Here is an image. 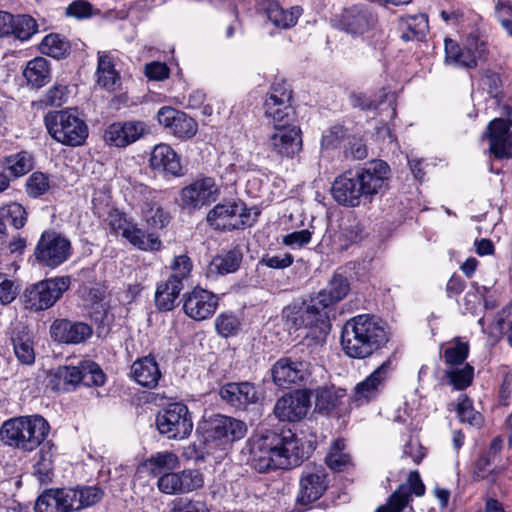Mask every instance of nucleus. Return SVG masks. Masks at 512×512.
I'll return each instance as SVG.
<instances>
[{"instance_id": "338daca9", "label": "nucleus", "mask_w": 512, "mask_h": 512, "mask_svg": "<svg viewBox=\"0 0 512 512\" xmlns=\"http://www.w3.org/2000/svg\"><path fill=\"white\" fill-rule=\"evenodd\" d=\"M311 238L312 232H310L308 229H303L284 235L282 238V243L285 246L301 248L307 245L311 241Z\"/></svg>"}, {"instance_id": "7ed1b4c3", "label": "nucleus", "mask_w": 512, "mask_h": 512, "mask_svg": "<svg viewBox=\"0 0 512 512\" xmlns=\"http://www.w3.org/2000/svg\"><path fill=\"white\" fill-rule=\"evenodd\" d=\"M387 342L386 324L373 315H357L349 319L342 329L341 345L350 358L365 359Z\"/></svg>"}, {"instance_id": "13d9d810", "label": "nucleus", "mask_w": 512, "mask_h": 512, "mask_svg": "<svg viewBox=\"0 0 512 512\" xmlns=\"http://www.w3.org/2000/svg\"><path fill=\"white\" fill-rule=\"evenodd\" d=\"M192 268V261L187 255L175 256L170 266L172 272L169 277L183 283L190 276Z\"/></svg>"}, {"instance_id": "f3484780", "label": "nucleus", "mask_w": 512, "mask_h": 512, "mask_svg": "<svg viewBox=\"0 0 512 512\" xmlns=\"http://www.w3.org/2000/svg\"><path fill=\"white\" fill-rule=\"evenodd\" d=\"M249 213L243 203L218 204L207 215L209 224L217 230H234L244 227Z\"/></svg>"}, {"instance_id": "052dcab7", "label": "nucleus", "mask_w": 512, "mask_h": 512, "mask_svg": "<svg viewBox=\"0 0 512 512\" xmlns=\"http://www.w3.org/2000/svg\"><path fill=\"white\" fill-rule=\"evenodd\" d=\"M18 292L15 282L7 274L0 272V304H10L15 300Z\"/></svg>"}, {"instance_id": "393cba45", "label": "nucleus", "mask_w": 512, "mask_h": 512, "mask_svg": "<svg viewBox=\"0 0 512 512\" xmlns=\"http://www.w3.org/2000/svg\"><path fill=\"white\" fill-rule=\"evenodd\" d=\"M92 328L84 322L57 319L50 326L51 337L64 344H80L92 336Z\"/></svg>"}, {"instance_id": "de8ad7c7", "label": "nucleus", "mask_w": 512, "mask_h": 512, "mask_svg": "<svg viewBox=\"0 0 512 512\" xmlns=\"http://www.w3.org/2000/svg\"><path fill=\"white\" fill-rule=\"evenodd\" d=\"M473 376L474 368L468 363L445 370V377L456 390H463L470 386Z\"/></svg>"}, {"instance_id": "72a5a7b5", "label": "nucleus", "mask_w": 512, "mask_h": 512, "mask_svg": "<svg viewBox=\"0 0 512 512\" xmlns=\"http://www.w3.org/2000/svg\"><path fill=\"white\" fill-rule=\"evenodd\" d=\"M11 340L18 361L24 365H32L36 355L30 332L25 327L15 328Z\"/></svg>"}, {"instance_id": "5701e85b", "label": "nucleus", "mask_w": 512, "mask_h": 512, "mask_svg": "<svg viewBox=\"0 0 512 512\" xmlns=\"http://www.w3.org/2000/svg\"><path fill=\"white\" fill-rule=\"evenodd\" d=\"M411 493L422 496L425 493V486L417 471L409 473L407 482L401 484L394 491L385 505L376 509L375 512H402L411 500Z\"/></svg>"}, {"instance_id": "1a4fd4ad", "label": "nucleus", "mask_w": 512, "mask_h": 512, "mask_svg": "<svg viewBox=\"0 0 512 512\" xmlns=\"http://www.w3.org/2000/svg\"><path fill=\"white\" fill-rule=\"evenodd\" d=\"M158 431L169 439H184L193 429V421L185 404L174 402L167 404L157 415Z\"/></svg>"}, {"instance_id": "cd10ccee", "label": "nucleus", "mask_w": 512, "mask_h": 512, "mask_svg": "<svg viewBox=\"0 0 512 512\" xmlns=\"http://www.w3.org/2000/svg\"><path fill=\"white\" fill-rule=\"evenodd\" d=\"M327 488L324 468L315 467L306 471L300 479L298 502L307 505L318 500Z\"/></svg>"}, {"instance_id": "4d7b16f0", "label": "nucleus", "mask_w": 512, "mask_h": 512, "mask_svg": "<svg viewBox=\"0 0 512 512\" xmlns=\"http://www.w3.org/2000/svg\"><path fill=\"white\" fill-rule=\"evenodd\" d=\"M50 189L49 177L42 172L32 173L26 182V192L29 196L37 198Z\"/></svg>"}, {"instance_id": "4c0bfd02", "label": "nucleus", "mask_w": 512, "mask_h": 512, "mask_svg": "<svg viewBox=\"0 0 512 512\" xmlns=\"http://www.w3.org/2000/svg\"><path fill=\"white\" fill-rule=\"evenodd\" d=\"M65 488L48 490L36 500L35 512H70Z\"/></svg>"}, {"instance_id": "f704fd0d", "label": "nucleus", "mask_w": 512, "mask_h": 512, "mask_svg": "<svg viewBox=\"0 0 512 512\" xmlns=\"http://www.w3.org/2000/svg\"><path fill=\"white\" fill-rule=\"evenodd\" d=\"M68 504L71 511H78L96 504L103 496V492L96 486L78 488H65Z\"/></svg>"}, {"instance_id": "ea45409f", "label": "nucleus", "mask_w": 512, "mask_h": 512, "mask_svg": "<svg viewBox=\"0 0 512 512\" xmlns=\"http://www.w3.org/2000/svg\"><path fill=\"white\" fill-rule=\"evenodd\" d=\"M445 61L448 64L463 68H475L478 65L466 45L461 48L451 39L445 40Z\"/></svg>"}, {"instance_id": "aec40b11", "label": "nucleus", "mask_w": 512, "mask_h": 512, "mask_svg": "<svg viewBox=\"0 0 512 512\" xmlns=\"http://www.w3.org/2000/svg\"><path fill=\"white\" fill-rule=\"evenodd\" d=\"M219 188L211 177L198 179L181 190L182 206L187 209H199L217 200Z\"/></svg>"}, {"instance_id": "412c9836", "label": "nucleus", "mask_w": 512, "mask_h": 512, "mask_svg": "<svg viewBox=\"0 0 512 512\" xmlns=\"http://www.w3.org/2000/svg\"><path fill=\"white\" fill-rule=\"evenodd\" d=\"M157 120L168 133L179 139L192 138L198 130L197 122L193 118L170 106L158 110Z\"/></svg>"}, {"instance_id": "c756f323", "label": "nucleus", "mask_w": 512, "mask_h": 512, "mask_svg": "<svg viewBox=\"0 0 512 512\" xmlns=\"http://www.w3.org/2000/svg\"><path fill=\"white\" fill-rule=\"evenodd\" d=\"M149 162L154 170L173 176L181 175L182 166L180 158L168 144L161 143L156 145L151 152Z\"/></svg>"}, {"instance_id": "39448f33", "label": "nucleus", "mask_w": 512, "mask_h": 512, "mask_svg": "<svg viewBox=\"0 0 512 512\" xmlns=\"http://www.w3.org/2000/svg\"><path fill=\"white\" fill-rule=\"evenodd\" d=\"M247 433L245 422L221 414L206 421L204 443L207 450H227L235 441L244 438Z\"/></svg>"}, {"instance_id": "603ef678", "label": "nucleus", "mask_w": 512, "mask_h": 512, "mask_svg": "<svg viewBox=\"0 0 512 512\" xmlns=\"http://www.w3.org/2000/svg\"><path fill=\"white\" fill-rule=\"evenodd\" d=\"M0 218L15 229H21L27 222V212L18 202H9L0 207Z\"/></svg>"}, {"instance_id": "bf43d9fd", "label": "nucleus", "mask_w": 512, "mask_h": 512, "mask_svg": "<svg viewBox=\"0 0 512 512\" xmlns=\"http://www.w3.org/2000/svg\"><path fill=\"white\" fill-rule=\"evenodd\" d=\"M239 320L231 313H221L215 319V328L219 335L229 337L234 335L239 328Z\"/></svg>"}, {"instance_id": "774afa93", "label": "nucleus", "mask_w": 512, "mask_h": 512, "mask_svg": "<svg viewBox=\"0 0 512 512\" xmlns=\"http://www.w3.org/2000/svg\"><path fill=\"white\" fill-rule=\"evenodd\" d=\"M145 75L150 80L162 81L169 77V68L162 62H151L145 65Z\"/></svg>"}, {"instance_id": "c85d7f7f", "label": "nucleus", "mask_w": 512, "mask_h": 512, "mask_svg": "<svg viewBox=\"0 0 512 512\" xmlns=\"http://www.w3.org/2000/svg\"><path fill=\"white\" fill-rule=\"evenodd\" d=\"M131 376L139 385L153 389L158 385L162 374L155 357L147 355L133 362Z\"/></svg>"}, {"instance_id": "c9c22d12", "label": "nucleus", "mask_w": 512, "mask_h": 512, "mask_svg": "<svg viewBox=\"0 0 512 512\" xmlns=\"http://www.w3.org/2000/svg\"><path fill=\"white\" fill-rule=\"evenodd\" d=\"M23 76L27 84L32 88L39 89L51 80V69L49 61L44 57H36L28 61Z\"/></svg>"}, {"instance_id": "09e8293b", "label": "nucleus", "mask_w": 512, "mask_h": 512, "mask_svg": "<svg viewBox=\"0 0 512 512\" xmlns=\"http://www.w3.org/2000/svg\"><path fill=\"white\" fill-rule=\"evenodd\" d=\"M345 449L346 445L343 439H336L333 442L325 458L328 467L334 471H342L350 463V455Z\"/></svg>"}, {"instance_id": "e2e57ef3", "label": "nucleus", "mask_w": 512, "mask_h": 512, "mask_svg": "<svg viewBox=\"0 0 512 512\" xmlns=\"http://www.w3.org/2000/svg\"><path fill=\"white\" fill-rule=\"evenodd\" d=\"M170 512H210V509L204 501L181 498L174 501Z\"/></svg>"}, {"instance_id": "c03bdc74", "label": "nucleus", "mask_w": 512, "mask_h": 512, "mask_svg": "<svg viewBox=\"0 0 512 512\" xmlns=\"http://www.w3.org/2000/svg\"><path fill=\"white\" fill-rule=\"evenodd\" d=\"M40 51L50 57L61 59L68 55L70 51L69 42L59 34H48L40 43Z\"/></svg>"}, {"instance_id": "79ce46f5", "label": "nucleus", "mask_w": 512, "mask_h": 512, "mask_svg": "<svg viewBox=\"0 0 512 512\" xmlns=\"http://www.w3.org/2000/svg\"><path fill=\"white\" fill-rule=\"evenodd\" d=\"M38 452V458L34 465V474H36L41 482L50 480L53 470L54 445L50 442H43Z\"/></svg>"}, {"instance_id": "2eb2a0df", "label": "nucleus", "mask_w": 512, "mask_h": 512, "mask_svg": "<svg viewBox=\"0 0 512 512\" xmlns=\"http://www.w3.org/2000/svg\"><path fill=\"white\" fill-rule=\"evenodd\" d=\"M271 375L274 384L280 388L300 385L310 375L309 363L290 357H283L273 364Z\"/></svg>"}, {"instance_id": "49530a36", "label": "nucleus", "mask_w": 512, "mask_h": 512, "mask_svg": "<svg viewBox=\"0 0 512 512\" xmlns=\"http://www.w3.org/2000/svg\"><path fill=\"white\" fill-rule=\"evenodd\" d=\"M142 214L145 222L152 229H162L171 220L170 213L157 203H146Z\"/></svg>"}, {"instance_id": "37998d69", "label": "nucleus", "mask_w": 512, "mask_h": 512, "mask_svg": "<svg viewBox=\"0 0 512 512\" xmlns=\"http://www.w3.org/2000/svg\"><path fill=\"white\" fill-rule=\"evenodd\" d=\"M242 261L239 249H232L223 255L216 256L209 265V272L221 275L235 272Z\"/></svg>"}, {"instance_id": "3c124183", "label": "nucleus", "mask_w": 512, "mask_h": 512, "mask_svg": "<svg viewBox=\"0 0 512 512\" xmlns=\"http://www.w3.org/2000/svg\"><path fill=\"white\" fill-rule=\"evenodd\" d=\"M456 412L462 423H467L473 427H480L483 423L481 413L474 409L472 400L466 395L459 396Z\"/></svg>"}, {"instance_id": "4468645a", "label": "nucleus", "mask_w": 512, "mask_h": 512, "mask_svg": "<svg viewBox=\"0 0 512 512\" xmlns=\"http://www.w3.org/2000/svg\"><path fill=\"white\" fill-rule=\"evenodd\" d=\"M203 475L195 469L170 471L157 479V488L167 495H180L192 492L203 486Z\"/></svg>"}, {"instance_id": "a19ab883", "label": "nucleus", "mask_w": 512, "mask_h": 512, "mask_svg": "<svg viewBox=\"0 0 512 512\" xmlns=\"http://www.w3.org/2000/svg\"><path fill=\"white\" fill-rule=\"evenodd\" d=\"M97 84L107 90L114 89L115 85L119 82L120 76L115 70L114 63L111 58L102 53L98 55V65L96 70Z\"/></svg>"}, {"instance_id": "680f3d73", "label": "nucleus", "mask_w": 512, "mask_h": 512, "mask_svg": "<svg viewBox=\"0 0 512 512\" xmlns=\"http://www.w3.org/2000/svg\"><path fill=\"white\" fill-rule=\"evenodd\" d=\"M68 99V88L62 84H56L51 87L45 94L43 103L46 106L60 107L66 103Z\"/></svg>"}, {"instance_id": "4be33fe9", "label": "nucleus", "mask_w": 512, "mask_h": 512, "mask_svg": "<svg viewBox=\"0 0 512 512\" xmlns=\"http://www.w3.org/2000/svg\"><path fill=\"white\" fill-rule=\"evenodd\" d=\"M217 306V297L212 292L200 287L194 288L184 297V312L196 321L210 318L215 313Z\"/></svg>"}, {"instance_id": "8fccbe9b", "label": "nucleus", "mask_w": 512, "mask_h": 512, "mask_svg": "<svg viewBox=\"0 0 512 512\" xmlns=\"http://www.w3.org/2000/svg\"><path fill=\"white\" fill-rule=\"evenodd\" d=\"M76 369L79 372V377H81L80 383L87 387L101 386L105 382V374L95 362L83 361L79 366H76Z\"/></svg>"}, {"instance_id": "a878e982", "label": "nucleus", "mask_w": 512, "mask_h": 512, "mask_svg": "<svg viewBox=\"0 0 512 512\" xmlns=\"http://www.w3.org/2000/svg\"><path fill=\"white\" fill-rule=\"evenodd\" d=\"M391 372V361H384L369 376L354 388V401L358 404L368 403L374 399L383 388Z\"/></svg>"}, {"instance_id": "f03ea898", "label": "nucleus", "mask_w": 512, "mask_h": 512, "mask_svg": "<svg viewBox=\"0 0 512 512\" xmlns=\"http://www.w3.org/2000/svg\"><path fill=\"white\" fill-rule=\"evenodd\" d=\"M391 169L387 162L377 159L366 163L354 172H345L334 180L331 193L343 206L358 207L372 203L377 195L389 188Z\"/></svg>"}, {"instance_id": "a211bd4d", "label": "nucleus", "mask_w": 512, "mask_h": 512, "mask_svg": "<svg viewBox=\"0 0 512 512\" xmlns=\"http://www.w3.org/2000/svg\"><path fill=\"white\" fill-rule=\"evenodd\" d=\"M310 405V392L300 389L279 398L274 405L273 412L276 418L282 422H296L307 415Z\"/></svg>"}, {"instance_id": "e433bc0d", "label": "nucleus", "mask_w": 512, "mask_h": 512, "mask_svg": "<svg viewBox=\"0 0 512 512\" xmlns=\"http://www.w3.org/2000/svg\"><path fill=\"white\" fill-rule=\"evenodd\" d=\"M349 291V283L345 277L335 274L329 281L326 288L321 290L315 297V302L330 308L333 304L341 301Z\"/></svg>"}, {"instance_id": "6e6d98bb", "label": "nucleus", "mask_w": 512, "mask_h": 512, "mask_svg": "<svg viewBox=\"0 0 512 512\" xmlns=\"http://www.w3.org/2000/svg\"><path fill=\"white\" fill-rule=\"evenodd\" d=\"M465 43L477 63L478 61H485L488 58L489 50L487 46V39L478 31L471 32L467 36Z\"/></svg>"}, {"instance_id": "5fc2aeb1", "label": "nucleus", "mask_w": 512, "mask_h": 512, "mask_svg": "<svg viewBox=\"0 0 512 512\" xmlns=\"http://www.w3.org/2000/svg\"><path fill=\"white\" fill-rule=\"evenodd\" d=\"M38 31L36 20L29 15L14 16L13 36L21 41L30 39Z\"/></svg>"}, {"instance_id": "f8f14e48", "label": "nucleus", "mask_w": 512, "mask_h": 512, "mask_svg": "<svg viewBox=\"0 0 512 512\" xmlns=\"http://www.w3.org/2000/svg\"><path fill=\"white\" fill-rule=\"evenodd\" d=\"M150 133L151 128L145 121H118L105 129L103 140L110 147L125 148Z\"/></svg>"}, {"instance_id": "0e129e2a", "label": "nucleus", "mask_w": 512, "mask_h": 512, "mask_svg": "<svg viewBox=\"0 0 512 512\" xmlns=\"http://www.w3.org/2000/svg\"><path fill=\"white\" fill-rule=\"evenodd\" d=\"M402 21L413 36L425 35L428 28V18L425 14L410 15L402 18Z\"/></svg>"}, {"instance_id": "9d476101", "label": "nucleus", "mask_w": 512, "mask_h": 512, "mask_svg": "<svg viewBox=\"0 0 512 512\" xmlns=\"http://www.w3.org/2000/svg\"><path fill=\"white\" fill-rule=\"evenodd\" d=\"M70 251L71 244L67 238L54 231H45L36 245L34 255L41 264L55 268L68 259Z\"/></svg>"}, {"instance_id": "0eeeda50", "label": "nucleus", "mask_w": 512, "mask_h": 512, "mask_svg": "<svg viewBox=\"0 0 512 512\" xmlns=\"http://www.w3.org/2000/svg\"><path fill=\"white\" fill-rule=\"evenodd\" d=\"M70 277L61 276L39 281L28 286L22 294L25 309L39 312L52 307L69 289Z\"/></svg>"}, {"instance_id": "a18cd8bd", "label": "nucleus", "mask_w": 512, "mask_h": 512, "mask_svg": "<svg viewBox=\"0 0 512 512\" xmlns=\"http://www.w3.org/2000/svg\"><path fill=\"white\" fill-rule=\"evenodd\" d=\"M3 167L14 177L28 173L33 167V160L29 153L21 151L4 158Z\"/></svg>"}, {"instance_id": "6ab92c4d", "label": "nucleus", "mask_w": 512, "mask_h": 512, "mask_svg": "<svg viewBox=\"0 0 512 512\" xmlns=\"http://www.w3.org/2000/svg\"><path fill=\"white\" fill-rule=\"evenodd\" d=\"M328 307L315 302L312 298L309 304L298 312L295 323L311 329V337L317 344H322L330 329Z\"/></svg>"}, {"instance_id": "bb28decb", "label": "nucleus", "mask_w": 512, "mask_h": 512, "mask_svg": "<svg viewBox=\"0 0 512 512\" xmlns=\"http://www.w3.org/2000/svg\"><path fill=\"white\" fill-rule=\"evenodd\" d=\"M376 16L365 6L355 5L342 13L340 25L352 35H362L376 23Z\"/></svg>"}, {"instance_id": "20e7f679", "label": "nucleus", "mask_w": 512, "mask_h": 512, "mask_svg": "<svg viewBox=\"0 0 512 512\" xmlns=\"http://www.w3.org/2000/svg\"><path fill=\"white\" fill-rule=\"evenodd\" d=\"M50 426L40 415L13 417L0 427V441L14 449L32 452L47 438Z\"/></svg>"}, {"instance_id": "69168bd1", "label": "nucleus", "mask_w": 512, "mask_h": 512, "mask_svg": "<svg viewBox=\"0 0 512 512\" xmlns=\"http://www.w3.org/2000/svg\"><path fill=\"white\" fill-rule=\"evenodd\" d=\"M294 261L290 253H283L279 255L266 254L262 257L259 264L272 269H285L292 265Z\"/></svg>"}, {"instance_id": "7c9ffc66", "label": "nucleus", "mask_w": 512, "mask_h": 512, "mask_svg": "<svg viewBox=\"0 0 512 512\" xmlns=\"http://www.w3.org/2000/svg\"><path fill=\"white\" fill-rule=\"evenodd\" d=\"M180 466L179 457L171 451H163L152 454L139 466L140 473H146L154 477H160L165 473L174 471Z\"/></svg>"}, {"instance_id": "dca6fc26", "label": "nucleus", "mask_w": 512, "mask_h": 512, "mask_svg": "<svg viewBox=\"0 0 512 512\" xmlns=\"http://www.w3.org/2000/svg\"><path fill=\"white\" fill-rule=\"evenodd\" d=\"M508 123L502 118L492 120L488 125L487 137L490 142L489 151L498 159L512 157V108L505 107Z\"/></svg>"}, {"instance_id": "473e14b6", "label": "nucleus", "mask_w": 512, "mask_h": 512, "mask_svg": "<svg viewBox=\"0 0 512 512\" xmlns=\"http://www.w3.org/2000/svg\"><path fill=\"white\" fill-rule=\"evenodd\" d=\"M81 382L76 366H59L50 371L47 386L54 391H70Z\"/></svg>"}, {"instance_id": "9b49d317", "label": "nucleus", "mask_w": 512, "mask_h": 512, "mask_svg": "<svg viewBox=\"0 0 512 512\" xmlns=\"http://www.w3.org/2000/svg\"><path fill=\"white\" fill-rule=\"evenodd\" d=\"M291 91L285 83H274L264 103V115L276 126H290L294 119Z\"/></svg>"}, {"instance_id": "58836bf2", "label": "nucleus", "mask_w": 512, "mask_h": 512, "mask_svg": "<svg viewBox=\"0 0 512 512\" xmlns=\"http://www.w3.org/2000/svg\"><path fill=\"white\" fill-rule=\"evenodd\" d=\"M183 288V283L170 277L165 282L159 284L155 293L157 307L163 311L172 310Z\"/></svg>"}, {"instance_id": "864d4df0", "label": "nucleus", "mask_w": 512, "mask_h": 512, "mask_svg": "<svg viewBox=\"0 0 512 512\" xmlns=\"http://www.w3.org/2000/svg\"><path fill=\"white\" fill-rule=\"evenodd\" d=\"M469 354L468 342H463L459 338H455L451 345L448 346L443 353L445 364L451 367L461 366L465 364V361Z\"/></svg>"}, {"instance_id": "2f4dec72", "label": "nucleus", "mask_w": 512, "mask_h": 512, "mask_svg": "<svg viewBox=\"0 0 512 512\" xmlns=\"http://www.w3.org/2000/svg\"><path fill=\"white\" fill-rule=\"evenodd\" d=\"M262 10L275 27L282 29L294 26L302 14L300 7L294 6L285 10L276 0H265L262 4Z\"/></svg>"}, {"instance_id": "6e6552de", "label": "nucleus", "mask_w": 512, "mask_h": 512, "mask_svg": "<svg viewBox=\"0 0 512 512\" xmlns=\"http://www.w3.org/2000/svg\"><path fill=\"white\" fill-rule=\"evenodd\" d=\"M106 223L115 235H121L130 244L144 251H158L161 248V240L153 233L146 234L135 223L114 209L108 213Z\"/></svg>"}, {"instance_id": "f257e3e1", "label": "nucleus", "mask_w": 512, "mask_h": 512, "mask_svg": "<svg viewBox=\"0 0 512 512\" xmlns=\"http://www.w3.org/2000/svg\"><path fill=\"white\" fill-rule=\"evenodd\" d=\"M249 464L259 473L288 470L299 466L304 459L300 439L292 431L280 433L265 430L248 441Z\"/></svg>"}, {"instance_id": "423d86ee", "label": "nucleus", "mask_w": 512, "mask_h": 512, "mask_svg": "<svg viewBox=\"0 0 512 512\" xmlns=\"http://www.w3.org/2000/svg\"><path fill=\"white\" fill-rule=\"evenodd\" d=\"M44 120L50 136L64 145H81L88 136L85 122L71 109L49 112Z\"/></svg>"}, {"instance_id": "b1692460", "label": "nucleus", "mask_w": 512, "mask_h": 512, "mask_svg": "<svg viewBox=\"0 0 512 512\" xmlns=\"http://www.w3.org/2000/svg\"><path fill=\"white\" fill-rule=\"evenodd\" d=\"M219 394L227 404L242 410L256 404L261 397L256 386L250 382L226 383L220 388Z\"/></svg>"}, {"instance_id": "ddd939ff", "label": "nucleus", "mask_w": 512, "mask_h": 512, "mask_svg": "<svg viewBox=\"0 0 512 512\" xmlns=\"http://www.w3.org/2000/svg\"><path fill=\"white\" fill-rule=\"evenodd\" d=\"M267 149L281 158H293L302 150L301 130L295 125L276 126L268 135Z\"/></svg>"}]
</instances>
